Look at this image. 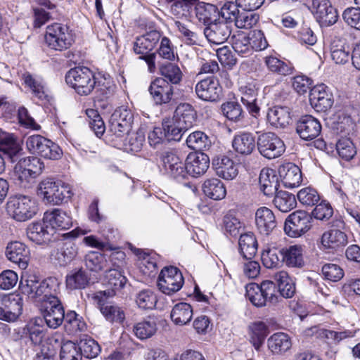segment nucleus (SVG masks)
<instances>
[{
	"instance_id": "1",
	"label": "nucleus",
	"mask_w": 360,
	"mask_h": 360,
	"mask_svg": "<svg viewBox=\"0 0 360 360\" xmlns=\"http://www.w3.org/2000/svg\"><path fill=\"white\" fill-rule=\"evenodd\" d=\"M245 291L246 297L257 307L275 305L280 300L276 285L271 281H264L260 285L249 283Z\"/></svg>"
},
{
	"instance_id": "2",
	"label": "nucleus",
	"mask_w": 360,
	"mask_h": 360,
	"mask_svg": "<svg viewBox=\"0 0 360 360\" xmlns=\"http://www.w3.org/2000/svg\"><path fill=\"white\" fill-rule=\"evenodd\" d=\"M6 210L14 220L22 222L31 219L37 214L38 206L36 200L31 196L16 194L8 198Z\"/></svg>"
},
{
	"instance_id": "3",
	"label": "nucleus",
	"mask_w": 360,
	"mask_h": 360,
	"mask_svg": "<svg viewBox=\"0 0 360 360\" xmlns=\"http://www.w3.org/2000/svg\"><path fill=\"white\" fill-rule=\"evenodd\" d=\"M44 169V164L39 158L30 156L21 158L14 167L13 178L16 184L26 188Z\"/></svg>"
},
{
	"instance_id": "4",
	"label": "nucleus",
	"mask_w": 360,
	"mask_h": 360,
	"mask_svg": "<svg viewBox=\"0 0 360 360\" xmlns=\"http://www.w3.org/2000/svg\"><path fill=\"white\" fill-rule=\"evenodd\" d=\"M44 42L51 50L63 51L72 46L74 39L67 25L54 22L46 27Z\"/></svg>"
},
{
	"instance_id": "5",
	"label": "nucleus",
	"mask_w": 360,
	"mask_h": 360,
	"mask_svg": "<svg viewBox=\"0 0 360 360\" xmlns=\"http://www.w3.org/2000/svg\"><path fill=\"white\" fill-rule=\"evenodd\" d=\"M65 82L80 96L90 94L96 85L94 74L86 67L70 70L65 75Z\"/></svg>"
},
{
	"instance_id": "6",
	"label": "nucleus",
	"mask_w": 360,
	"mask_h": 360,
	"mask_svg": "<svg viewBox=\"0 0 360 360\" xmlns=\"http://www.w3.org/2000/svg\"><path fill=\"white\" fill-rule=\"evenodd\" d=\"M157 156L158 165L165 174L179 182L186 179L185 162L176 151L162 150Z\"/></svg>"
},
{
	"instance_id": "7",
	"label": "nucleus",
	"mask_w": 360,
	"mask_h": 360,
	"mask_svg": "<svg viewBox=\"0 0 360 360\" xmlns=\"http://www.w3.org/2000/svg\"><path fill=\"white\" fill-rule=\"evenodd\" d=\"M160 38V32L152 30L138 37L134 44L135 53L141 55L140 58L146 61L150 72H153L155 70L156 58V53H150V51L155 48Z\"/></svg>"
},
{
	"instance_id": "8",
	"label": "nucleus",
	"mask_w": 360,
	"mask_h": 360,
	"mask_svg": "<svg viewBox=\"0 0 360 360\" xmlns=\"http://www.w3.org/2000/svg\"><path fill=\"white\" fill-rule=\"evenodd\" d=\"M28 150L49 160H58L62 157L63 152L60 146L41 135L30 136L26 140Z\"/></svg>"
},
{
	"instance_id": "9",
	"label": "nucleus",
	"mask_w": 360,
	"mask_h": 360,
	"mask_svg": "<svg viewBox=\"0 0 360 360\" xmlns=\"http://www.w3.org/2000/svg\"><path fill=\"white\" fill-rule=\"evenodd\" d=\"M70 191L60 182L51 178L42 180L39 184L38 195L46 205H60L65 198H69Z\"/></svg>"
},
{
	"instance_id": "10",
	"label": "nucleus",
	"mask_w": 360,
	"mask_h": 360,
	"mask_svg": "<svg viewBox=\"0 0 360 360\" xmlns=\"http://www.w3.org/2000/svg\"><path fill=\"white\" fill-rule=\"evenodd\" d=\"M115 295L113 290H101L93 297L101 314L110 322H122L125 319L123 310L120 307L108 301V298Z\"/></svg>"
},
{
	"instance_id": "11",
	"label": "nucleus",
	"mask_w": 360,
	"mask_h": 360,
	"mask_svg": "<svg viewBox=\"0 0 360 360\" xmlns=\"http://www.w3.org/2000/svg\"><path fill=\"white\" fill-rule=\"evenodd\" d=\"M311 221V216L309 213L297 210L286 218L284 231L290 237H300L310 229Z\"/></svg>"
},
{
	"instance_id": "12",
	"label": "nucleus",
	"mask_w": 360,
	"mask_h": 360,
	"mask_svg": "<svg viewBox=\"0 0 360 360\" xmlns=\"http://www.w3.org/2000/svg\"><path fill=\"white\" fill-rule=\"evenodd\" d=\"M184 280L181 272L174 266H166L162 269L158 278V286L166 295H172L183 286Z\"/></svg>"
},
{
	"instance_id": "13",
	"label": "nucleus",
	"mask_w": 360,
	"mask_h": 360,
	"mask_svg": "<svg viewBox=\"0 0 360 360\" xmlns=\"http://www.w3.org/2000/svg\"><path fill=\"white\" fill-rule=\"evenodd\" d=\"M257 148L264 158L274 159L284 153L285 146L283 141L276 134L268 132L259 136Z\"/></svg>"
},
{
	"instance_id": "14",
	"label": "nucleus",
	"mask_w": 360,
	"mask_h": 360,
	"mask_svg": "<svg viewBox=\"0 0 360 360\" xmlns=\"http://www.w3.org/2000/svg\"><path fill=\"white\" fill-rule=\"evenodd\" d=\"M311 11L321 26H330L338 18L337 10L329 0H312Z\"/></svg>"
},
{
	"instance_id": "15",
	"label": "nucleus",
	"mask_w": 360,
	"mask_h": 360,
	"mask_svg": "<svg viewBox=\"0 0 360 360\" xmlns=\"http://www.w3.org/2000/svg\"><path fill=\"white\" fill-rule=\"evenodd\" d=\"M174 86L162 77H157L150 82L148 91L156 105L169 103L174 96Z\"/></svg>"
},
{
	"instance_id": "16",
	"label": "nucleus",
	"mask_w": 360,
	"mask_h": 360,
	"mask_svg": "<svg viewBox=\"0 0 360 360\" xmlns=\"http://www.w3.org/2000/svg\"><path fill=\"white\" fill-rule=\"evenodd\" d=\"M195 91L198 97L205 101L216 102L222 96V87L214 77H207L199 81Z\"/></svg>"
},
{
	"instance_id": "17",
	"label": "nucleus",
	"mask_w": 360,
	"mask_h": 360,
	"mask_svg": "<svg viewBox=\"0 0 360 360\" xmlns=\"http://www.w3.org/2000/svg\"><path fill=\"white\" fill-rule=\"evenodd\" d=\"M309 97L311 105L317 112L327 111L333 106L334 102L333 94L323 84L311 88Z\"/></svg>"
},
{
	"instance_id": "18",
	"label": "nucleus",
	"mask_w": 360,
	"mask_h": 360,
	"mask_svg": "<svg viewBox=\"0 0 360 360\" xmlns=\"http://www.w3.org/2000/svg\"><path fill=\"white\" fill-rule=\"evenodd\" d=\"M232 25L223 20H217L210 23L204 29V34L209 42L214 44H221L230 37Z\"/></svg>"
},
{
	"instance_id": "19",
	"label": "nucleus",
	"mask_w": 360,
	"mask_h": 360,
	"mask_svg": "<svg viewBox=\"0 0 360 360\" xmlns=\"http://www.w3.org/2000/svg\"><path fill=\"white\" fill-rule=\"evenodd\" d=\"M321 124L319 120L311 115L301 117L296 122V132L304 141H311L319 136Z\"/></svg>"
},
{
	"instance_id": "20",
	"label": "nucleus",
	"mask_w": 360,
	"mask_h": 360,
	"mask_svg": "<svg viewBox=\"0 0 360 360\" xmlns=\"http://www.w3.org/2000/svg\"><path fill=\"white\" fill-rule=\"evenodd\" d=\"M78 248L72 240L58 243L57 247L51 251V259L58 265L65 266L77 255Z\"/></svg>"
},
{
	"instance_id": "21",
	"label": "nucleus",
	"mask_w": 360,
	"mask_h": 360,
	"mask_svg": "<svg viewBox=\"0 0 360 360\" xmlns=\"http://www.w3.org/2000/svg\"><path fill=\"white\" fill-rule=\"evenodd\" d=\"M210 158L203 153H190L185 162L186 179L188 176L198 177L203 175L210 167Z\"/></svg>"
},
{
	"instance_id": "22",
	"label": "nucleus",
	"mask_w": 360,
	"mask_h": 360,
	"mask_svg": "<svg viewBox=\"0 0 360 360\" xmlns=\"http://www.w3.org/2000/svg\"><path fill=\"white\" fill-rule=\"evenodd\" d=\"M6 255L8 260L16 264L21 269H25L30 259V249L22 243L15 241L8 244Z\"/></svg>"
},
{
	"instance_id": "23",
	"label": "nucleus",
	"mask_w": 360,
	"mask_h": 360,
	"mask_svg": "<svg viewBox=\"0 0 360 360\" xmlns=\"http://www.w3.org/2000/svg\"><path fill=\"white\" fill-rule=\"evenodd\" d=\"M22 150L17 137L0 129V151L6 155L12 162H15L21 155Z\"/></svg>"
},
{
	"instance_id": "24",
	"label": "nucleus",
	"mask_w": 360,
	"mask_h": 360,
	"mask_svg": "<svg viewBox=\"0 0 360 360\" xmlns=\"http://www.w3.org/2000/svg\"><path fill=\"white\" fill-rule=\"evenodd\" d=\"M44 222L49 224L52 229L65 230L72 225V217L65 211L54 208L44 212Z\"/></svg>"
},
{
	"instance_id": "25",
	"label": "nucleus",
	"mask_w": 360,
	"mask_h": 360,
	"mask_svg": "<svg viewBox=\"0 0 360 360\" xmlns=\"http://www.w3.org/2000/svg\"><path fill=\"white\" fill-rule=\"evenodd\" d=\"M257 229L262 235H269L276 226L274 212L266 207H259L255 213Z\"/></svg>"
},
{
	"instance_id": "26",
	"label": "nucleus",
	"mask_w": 360,
	"mask_h": 360,
	"mask_svg": "<svg viewBox=\"0 0 360 360\" xmlns=\"http://www.w3.org/2000/svg\"><path fill=\"white\" fill-rule=\"evenodd\" d=\"M212 166L217 175L226 180L233 179L238 173L236 163L225 155L213 159Z\"/></svg>"
},
{
	"instance_id": "27",
	"label": "nucleus",
	"mask_w": 360,
	"mask_h": 360,
	"mask_svg": "<svg viewBox=\"0 0 360 360\" xmlns=\"http://www.w3.org/2000/svg\"><path fill=\"white\" fill-rule=\"evenodd\" d=\"M279 176L285 187L292 188L300 186L302 182L301 170L295 164L287 163L280 167Z\"/></svg>"
},
{
	"instance_id": "28",
	"label": "nucleus",
	"mask_w": 360,
	"mask_h": 360,
	"mask_svg": "<svg viewBox=\"0 0 360 360\" xmlns=\"http://www.w3.org/2000/svg\"><path fill=\"white\" fill-rule=\"evenodd\" d=\"M240 101L246 107L252 116L256 117L259 112V107L257 104L258 89L254 84H248L241 86Z\"/></svg>"
},
{
	"instance_id": "29",
	"label": "nucleus",
	"mask_w": 360,
	"mask_h": 360,
	"mask_svg": "<svg viewBox=\"0 0 360 360\" xmlns=\"http://www.w3.org/2000/svg\"><path fill=\"white\" fill-rule=\"evenodd\" d=\"M259 182L262 191L265 195L273 196L278 192V179L274 169L264 168L261 170Z\"/></svg>"
},
{
	"instance_id": "30",
	"label": "nucleus",
	"mask_w": 360,
	"mask_h": 360,
	"mask_svg": "<svg viewBox=\"0 0 360 360\" xmlns=\"http://www.w3.org/2000/svg\"><path fill=\"white\" fill-rule=\"evenodd\" d=\"M267 120L276 128H285L291 120L290 108L286 106H274L269 110Z\"/></svg>"
},
{
	"instance_id": "31",
	"label": "nucleus",
	"mask_w": 360,
	"mask_h": 360,
	"mask_svg": "<svg viewBox=\"0 0 360 360\" xmlns=\"http://www.w3.org/2000/svg\"><path fill=\"white\" fill-rule=\"evenodd\" d=\"M281 257L283 263L289 267L301 268L304 266L303 249L300 245L281 248Z\"/></svg>"
},
{
	"instance_id": "32",
	"label": "nucleus",
	"mask_w": 360,
	"mask_h": 360,
	"mask_svg": "<svg viewBox=\"0 0 360 360\" xmlns=\"http://www.w3.org/2000/svg\"><path fill=\"white\" fill-rule=\"evenodd\" d=\"M232 146L236 152L243 155H248L255 148V139L252 134L243 132L234 136Z\"/></svg>"
},
{
	"instance_id": "33",
	"label": "nucleus",
	"mask_w": 360,
	"mask_h": 360,
	"mask_svg": "<svg viewBox=\"0 0 360 360\" xmlns=\"http://www.w3.org/2000/svg\"><path fill=\"white\" fill-rule=\"evenodd\" d=\"M348 243L347 235L338 229L326 231L321 237V244L326 249L337 250Z\"/></svg>"
},
{
	"instance_id": "34",
	"label": "nucleus",
	"mask_w": 360,
	"mask_h": 360,
	"mask_svg": "<svg viewBox=\"0 0 360 360\" xmlns=\"http://www.w3.org/2000/svg\"><path fill=\"white\" fill-rule=\"evenodd\" d=\"M170 12L176 18H192L196 0H165Z\"/></svg>"
},
{
	"instance_id": "35",
	"label": "nucleus",
	"mask_w": 360,
	"mask_h": 360,
	"mask_svg": "<svg viewBox=\"0 0 360 360\" xmlns=\"http://www.w3.org/2000/svg\"><path fill=\"white\" fill-rule=\"evenodd\" d=\"M268 347L274 354H281L292 347L290 336L284 333L273 334L267 340Z\"/></svg>"
},
{
	"instance_id": "36",
	"label": "nucleus",
	"mask_w": 360,
	"mask_h": 360,
	"mask_svg": "<svg viewBox=\"0 0 360 360\" xmlns=\"http://www.w3.org/2000/svg\"><path fill=\"white\" fill-rule=\"evenodd\" d=\"M193 316V308L186 302H179L174 306L170 317L175 325L184 326L188 324Z\"/></svg>"
},
{
	"instance_id": "37",
	"label": "nucleus",
	"mask_w": 360,
	"mask_h": 360,
	"mask_svg": "<svg viewBox=\"0 0 360 360\" xmlns=\"http://www.w3.org/2000/svg\"><path fill=\"white\" fill-rule=\"evenodd\" d=\"M45 223L43 221L30 224L26 229L27 238L37 244H42L50 240L51 233L49 231Z\"/></svg>"
},
{
	"instance_id": "38",
	"label": "nucleus",
	"mask_w": 360,
	"mask_h": 360,
	"mask_svg": "<svg viewBox=\"0 0 360 360\" xmlns=\"http://www.w3.org/2000/svg\"><path fill=\"white\" fill-rule=\"evenodd\" d=\"M239 252L244 259H252L257 250V242L252 233L240 234Z\"/></svg>"
},
{
	"instance_id": "39",
	"label": "nucleus",
	"mask_w": 360,
	"mask_h": 360,
	"mask_svg": "<svg viewBox=\"0 0 360 360\" xmlns=\"http://www.w3.org/2000/svg\"><path fill=\"white\" fill-rule=\"evenodd\" d=\"M90 278L82 268L71 271L65 279L67 288L70 290L84 289L89 284Z\"/></svg>"
},
{
	"instance_id": "40",
	"label": "nucleus",
	"mask_w": 360,
	"mask_h": 360,
	"mask_svg": "<svg viewBox=\"0 0 360 360\" xmlns=\"http://www.w3.org/2000/svg\"><path fill=\"white\" fill-rule=\"evenodd\" d=\"M195 115L192 106L188 103H184L176 108L173 118L179 122L180 127L182 126L187 131L195 122Z\"/></svg>"
},
{
	"instance_id": "41",
	"label": "nucleus",
	"mask_w": 360,
	"mask_h": 360,
	"mask_svg": "<svg viewBox=\"0 0 360 360\" xmlns=\"http://www.w3.org/2000/svg\"><path fill=\"white\" fill-rule=\"evenodd\" d=\"M202 190L207 197L214 200H222L226 195L224 184L218 179L206 180L202 185Z\"/></svg>"
},
{
	"instance_id": "42",
	"label": "nucleus",
	"mask_w": 360,
	"mask_h": 360,
	"mask_svg": "<svg viewBox=\"0 0 360 360\" xmlns=\"http://www.w3.org/2000/svg\"><path fill=\"white\" fill-rule=\"evenodd\" d=\"M193 14H195L199 22L207 26L210 23L214 22L217 16V8L210 4L200 3L196 4L195 3Z\"/></svg>"
},
{
	"instance_id": "43",
	"label": "nucleus",
	"mask_w": 360,
	"mask_h": 360,
	"mask_svg": "<svg viewBox=\"0 0 360 360\" xmlns=\"http://www.w3.org/2000/svg\"><path fill=\"white\" fill-rule=\"evenodd\" d=\"M274 278L278 283L280 295L285 298H291L295 293V284L285 271H279Z\"/></svg>"
},
{
	"instance_id": "44",
	"label": "nucleus",
	"mask_w": 360,
	"mask_h": 360,
	"mask_svg": "<svg viewBox=\"0 0 360 360\" xmlns=\"http://www.w3.org/2000/svg\"><path fill=\"white\" fill-rule=\"evenodd\" d=\"M157 329L155 320L150 317L138 322L133 327L134 335L137 338L141 340L148 339L153 336Z\"/></svg>"
},
{
	"instance_id": "45",
	"label": "nucleus",
	"mask_w": 360,
	"mask_h": 360,
	"mask_svg": "<svg viewBox=\"0 0 360 360\" xmlns=\"http://www.w3.org/2000/svg\"><path fill=\"white\" fill-rule=\"evenodd\" d=\"M84 264L89 271L98 273L108 267V261L101 252L90 251L84 257Z\"/></svg>"
},
{
	"instance_id": "46",
	"label": "nucleus",
	"mask_w": 360,
	"mask_h": 360,
	"mask_svg": "<svg viewBox=\"0 0 360 360\" xmlns=\"http://www.w3.org/2000/svg\"><path fill=\"white\" fill-rule=\"evenodd\" d=\"M250 341L258 350L263 344L268 333L266 325L262 321H255L249 326Z\"/></svg>"
},
{
	"instance_id": "47",
	"label": "nucleus",
	"mask_w": 360,
	"mask_h": 360,
	"mask_svg": "<svg viewBox=\"0 0 360 360\" xmlns=\"http://www.w3.org/2000/svg\"><path fill=\"white\" fill-rule=\"evenodd\" d=\"M330 55L332 60L336 64H345L351 58L349 49L340 39L333 40L330 44Z\"/></svg>"
},
{
	"instance_id": "48",
	"label": "nucleus",
	"mask_w": 360,
	"mask_h": 360,
	"mask_svg": "<svg viewBox=\"0 0 360 360\" xmlns=\"http://www.w3.org/2000/svg\"><path fill=\"white\" fill-rule=\"evenodd\" d=\"M274 204L282 212H288L296 207L297 202L294 195L287 191H280L276 193Z\"/></svg>"
},
{
	"instance_id": "49",
	"label": "nucleus",
	"mask_w": 360,
	"mask_h": 360,
	"mask_svg": "<svg viewBox=\"0 0 360 360\" xmlns=\"http://www.w3.org/2000/svg\"><path fill=\"white\" fill-rule=\"evenodd\" d=\"M162 130L167 141H179L186 130L180 127L174 118H167L162 121Z\"/></svg>"
},
{
	"instance_id": "50",
	"label": "nucleus",
	"mask_w": 360,
	"mask_h": 360,
	"mask_svg": "<svg viewBox=\"0 0 360 360\" xmlns=\"http://www.w3.org/2000/svg\"><path fill=\"white\" fill-rule=\"evenodd\" d=\"M186 144L194 150H204L210 147L211 141L204 132L196 131L187 137Z\"/></svg>"
},
{
	"instance_id": "51",
	"label": "nucleus",
	"mask_w": 360,
	"mask_h": 360,
	"mask_svg": "<svg viewBox=\"0 0 360 360\" xmlns=\"http://www.w3.org/2000/svg\"><path fill=\"white\" fill-rule=\"evenodd\" d=\"M82 318L75 311H68L64 316V326L69 333H75L84 331L86 329V323Z\"/></svg>"
},
{
	"instance_id": "52",
	"label": "nucleus",
	"mask_w": 360,
	"mask_h": 360,
	"mask_svg": "<svg viewBox=\"0 0 360 360\" xmlns=\"http://www.w3.org/2000/svg\"><path fill=\"white\" fill-rule=\"evenodd\" d=\"M262 261L264 266L269 269L279 266L283 263L281 248L274 246L266 248L262 254Z\"/></svg>"
},
{
	"instance_id": "53",
	"label": "nucleus",
	"mask_w": 360,
	"mask_h": 360,
	"mask_svg": "<svg viewBox=\"0 0 360 360\" xmlns=\"http://www.w3.org/2000/svg\"><path fill=\"white\" fill-rule=\"evenodd\" d=\"M78 349L81 356H84L87 359L96 357L101 352V347L97 342L87 336L79 340Z\"/></svg>"
},
{
	"instance_id": "54",
	"label": "nucleus",
	"mask_w": 360,
	"mask_h": 360,
	"mask_svg": "<svg viewBox=\"0 0 360 360\" xmlns=\"http://www.w3.org/2000/svg\"><path fill=\"white\" fill-rule=\"evenodd\" d=\"M1 305L11 311L15 318H19L22 311V299L18 294L4 295L1 297Z\"/></svg>"
},
{
	"instance_id": "55",
	"label": "nucleus",
	"mask_w": 360,
	"mask_h": 360,
	"mask_svg": "<svg viewBox=\"0 0 360 360\" xmlns=\"http://www.w3.org/2000/svg\"><path fill=\"white\" fill-rule=\"evenodd\" d=\"M105 279L107 285L110 289L107 290H113L114 292L122 289L127 283V278L122 273L116 269H111L106 271Z\"/></svg>"
},
{
	"instance_id": "56",
	"label": "nucleus",
	"mask_w": 360,
	"mask_h": 360,
	"mask_svg": "<svg viewBox=\"0 0 360 360\" xmlns=\"http://www.w3.org/2000/svg\"><path fill=\"white\" fill-rule=\"evenodd\" d=\"M337 152L342 159L349 161L356 154L354 144L349 138L341 137L336 143Z\"/></svg>"
},
{
	"instance_id": "57",
	"label": "nucleus",
	"mask_w": 360,
	"mask_h": 360,
	"mask_svg": "<svg viewBox=\"0 0 360 360\" xmlns=\"http://www.w3.org/2000/svg\"><path fill=\"white\" fill-rule=\"evenodd\" d=\"M22 336L27 338L34 346H39L45 336L44 330L38 325L29 323L22 329Z\"/></svg>"
},
{
	"instance_id": "58",
	"label": "nucleus",
	"mask_w": 360,
	"mask_h": 360,
	"mask_svg": "<svg viewBox=\"0 0 360 360\" xmlns=\"http://www.w3.org/2000/svg\"><path fill=\"white\" fill-rule=\"evenodd\" d=\"M232 47L236 52L243 57L248 56L252 53L248 35L243 33L233 36Z\"/></svg>"
},
{
	"instance_id": "59",
	"label": "nucleus",
	"mask_w": 360,
	"mask_h": 360,
	"mask_svg": "<svg viewBox=\"0 0 360 360\" xmlns=\"http://www.w3.org/2000/svg\"><path fill=\"white\" fill-rule=\"evenodd\" d=\"M160 70L163 79L170 82L172 85L177 84L181 81L182 72L175 64L169 63L162 65Z\"/></svg>"
},
{
	"instance_id": "60",
	"label": "nucleus",
	"mask_w": 360,
	"mask_h": 360,
	"mask_svg": "<svg viewBox=\"0 0 360 360\" xmlns=\"http://www.w3.org/2000/svg\"><path fill=\"white\" fill-rule=\"evenodd\" d=\"M265 63L269 70L281 75H288L292 74V68L274 56H269L265 58Z\"/></svg>"
},
{
	"instance_id": "61",
	"label": "nucleus",
	"mask_w": 360,
	"mask_h": 360,
	"mask_svg": "<svg viewBox=\"0 0 360 360\" xmlns=\"http://www.w3.org/2000/svg\"><path fill=\"white\" fill-rule=\"evenodd\" d=\"M359 330H344L341 331H334L330 330H321V335L324 337V339L338 344L340 341L355 337L356 333Z\"/></svg>"
},
{
	"instance_id": "62",
	"label": "nucleus",
	"mask_w": 360,
	"mask_h": 360,
	"mask_svg": "<svg viewBox=\"0 0 360 360\" xmlns=\"http://www.w3.org/2000/svg\"><path fill=\"white\" fill-rule=\"evenodd\" d=\"M299 202L304 206H314L320 200V195L317 191L311 187H306L297 193Z\"/></svg>"
},
{
	"instance_id": "63",
	"label": "nucleus",
	"mask_w": 360,
	"mask_h": 360,
	"mask_svg": "<svg viewBox=\"0 0 360 360\" xmlns=\"http://www.w3.org/2000/svg\"><path fill=\"white\" fill-rule=\"evenodd\" d=\"M253 11L244 10L240 12L239 15L236 18L235 25L240 29H250L255 25L259 20V15Z\"/></svg>"
},
{
	"instance_id": "64",
	"label": "nucleus",
	"mask_w": 360,
	"mask_h": 360,
	"mask_svg": "<svg viewBox=\"0 0 360 360\" xmlns=\"http://www.w3.org/2000/svg\"><path fill=\"white\" fill-rule=\"evenodd\" d=\"M60 360H80L82 359L78 346L72 341L63 343L60 352Z\"/></svg>"
}]
</instances>
